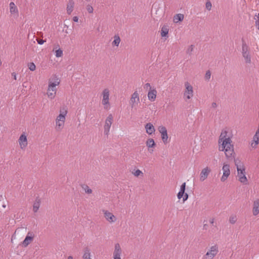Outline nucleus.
I'll use <instances>...</instances> for the list:
<instances>
[{
    "instance_id": "obj_4",
    "label": "nucleus",
    "mask_w": 259,
    "mask_h": 259,
    "mask_svg": "<svg viewBox=\"0 0 259 259\" xmlns=\"http://www.w3.org/2000/svg\"><path fill=\"white\" fill-rule=\"evenodd\" d=\"M109 90L108 89H104L101 94L102 97V104L103 105L104 109L108 110L110 108L109 102Z\"/></svg>"
},
{
    "instance_id": "obj_43",
    "label": "nucleus",
    "mask_w": 259,
    "mask_h": 259,
    "mask_svg": "<svg viewBox=\"0 0 259 259\" xmlns=\"http://www.w3.org/2000/svg\"><path fill=\"white\" fill-rule=\"evenodd\" d=\"M256 17V18H255L256 19L255 21V25L256 27H257V28L259 29V13L257 15L255 16Z\"/></svg>"
},
{
    "instance_id": "obj_9",
    "label": "nucleus",
    "mask_w": 259,
    "mask_h": 259,
    "mask_svg": "<svg viewBox=\"0 0 259 259\" xmlns=\"http://www.w3.org/2000/svg\"><path fill=\"white\" fill-rule=\"evenodd\" d=\"M102 211L106 220L109 223H113L116 221V217L112 212L105 209H102Z\"/></svg>"
},
{
    "instance_id": "obj_11",
    "label": "nucleus",
    "mask_w": 259,
    "mask_h": 259,
    "mask_svg": "<svg viewBox=\"0 0 259 259\" xmlns=\"http://www.w3.org/2000/svg\"><path fill=\"white\" fill-rule=\"evenodd\" d=\"M158 131L161 134V139L164 144L167 143L168 135L167 130L165 126H160L158 128Z\"/></svg>"
},
{
    "instance_id": "obj_1",
    "label": "nucleus",
    "mask_w": 259,
    "mask_h": 259,
    "mask_svg": "<svg viewBox=\"0 0 259 259\" xmlns=\"http://www.w3.org/2000/svg\"><path fill=\"white\" fill-rule=\"evenodd\" d=\"M226 131H222L219 139V150L225 151L227 158H230L234 156V146L232 144V141L230 137L227 135Z\"/></svg>"
},
{
    "instance_id": "obj_22",
    "label": "nucleus",
    "mask_w": 259,
    "mask_h": 259,
    "mask_svg": "<svg viewBox=\"0 0 259 259\" xmlns=\"http://www.w3.org/2000/svg\"><path fill=\"white\" fill-rule=\"evenodd\" d=\"M10 12L11 14H18V10L14 2H11L9 4Z\"/></svg>"
},
{
    "instance_id": "obj_48",
    "label": "nucleus",
    "mask_w": 259,
    "mask_h": 259,
    "mask_svg": "<svg viewBox=\"0 0 259 259\" xmlns=\"http://www.w3.org/2000/svg\"><path fill=\"white\" fill-rule=\"evenodd\" d=\"M73 21L77 22L78 21V18L77 16H74L73 17Z\"/></svg>"
},
{
    "instance_id": "obj_7",
    "label": "nucleus",
    "mask_w": 259,
    "mask_h": 259,
    "mask_svg": "<svg viewBox=\"0 0 259 259\" xmlns=\"http://www.w3.org/2000/svg\"><path fill=\"white\" fill-rule=\"evenodd\" d=\"M185 90L184 93V98L185 101L189 100L193 96V90L192 86L188 82L185 83Z\"/></svg>"
},
{
    "instance_id": "obj_53",
    "label": "nucleus",
    "mask_w": 259,
    "mask_h": 259,
    "mask_svg": "<svg viewBox=\"0 0 259 259\" xmlns=\"http://www.w3.org/2000/svg\"><path fill=\"white\" fill-rule=\"evenodd\" d=\"M6 205H3V207H4V208H5V207H6Z\"/></svg>"
},
{
    "instance_id": "obj_38",
    "label": "nucleus",
    "mask_w": 259,
    "mask_h": 259,
    "mask_svg": "<svg viewBox=\"0 0 259 259\" xmlns=\"http://www.w3.org/2000/svg\"><path fill=\"white\" fill-rule=\"evenodd\" d=\"M210 77H211V72H210V70H207L206 72V73H205V79L206 80H208L210 79Z\"/></svg>"
},
{
    "instance_id": "obj_32",
    "label": "nucleus",
    "mask_w": 259,
    "mask_h": 259,
    "mask_svg": "<svg viewBox=\"0 0 259 259\" xmlns=\"http://www.w3.org/2000/svg\"><path fill=\"white\" fill-rule=\"evenodd\" d=\"M194 48V46L193 45H190L189 48L187 49L186 53L187 54L191 55L192 52L193 51Z\"/></svg>"
},
{
    "instance_id": "obj_52",
    "label": "nucleus",
    "mask_w": 259,
    "mask_h": 259,
    "mask_svg": "<svg viewBox=\"0 0 259 259\" xmlns=\"http://www.w3.org/2000/svg\"><path fill=\"white\" fill-rule=\"evenodd\" d=\"M67 259H73V257L72 256H69L67 258Z\"/></svg>"
},
{
    "instance_id": "obj_31",
    "label": "nucleus",
    "mask_w": 259,
    "mask_h": 259,
    "mask_svg": "<svg viewBox=\"0 0 259 259\" xmlns=\"http://www.w3.org/2000/svg\"><path fill=\"white\" fill-rule=\"evenodd\" d=\"M82 188L86 193L91 194L92 193V190L90 189L88 186L83 185V186H82Z\"/></svg>"
},
{
    "instance_id": "obj_34",
    "label": "nucleus",
    "mask_w": 259,
    "mask_h": 259,
    "mask_svg": "<svg viewBox=\"0 0 259 259\" xmlns=\"http://www.w3.org/2000/svg\"><path fill=\"white\" fill-rule=\"evenodd\" d=\"M242 54L243 53L247 52L248 51V46L245 42H243L242 44Z\"/></svg>"
},
{
    "instance_id": "obj_49",
    "label": "nucleus",
    "mask_w": 259,
    "mask_h": 259,
    "mask_svg": "<svg viewBox=\"0 0 259 259\" xmlns=\"http://www.w3.org/2000/svg\"><path fill=\"white\" fill-rule=\"evenodd\" d=\"M217 107V104L216 103H212L211 104V107L213 108H215Z\"/></svg>"
},
{
    "instance_id": "obj_36",
    "label": "nucleus",
    "mask_w": 259,
    "mask_h": 259,
    "mask_svg": "<svg viewBox=\"0 0 259 259\" xmlns=\"http://www.w3.org/2000/svg\"><path fill=\"white\" fill-rule=\"evenodd\" d=\"M86 9L89 13H93L94 9L91 5L88 4V5H87Z\"/></svg>"
},
{
    "instance_id": "obj_26",
    "label": "nucleus",
    "mask_w": 259,
    "mask_h": 259,
    "mask_svg": "<svg viewBox=\"0 0 259 259\" xmlns=\"http://www.w3.org/2000/svg\"><path fill=\"white\" fill-rule=\"evenodd\" d=\"M68 113V110L66 106H62L60 108L59 110V115H63L65 117H66L67 114Z\"/></svg>"
},
{
    "instance_id": "obj_27",
    "label": "nucleus",
    "mask_w": 259,
    "mask_h": 259,
    "mask_svg": "<svg viewBox=\"0 0 259 259\" xmlns=\"http://www.w3.org/2000/svg\"><path fill=\"white\" fill-rule=\"evenodd\" d=\"M184 19V15L182 14H178L176 15L174 17V21L175 23H178L179 21H181Z\"/></svg>"
},
{
    "instance_id": "obj_40",
    "label": "nucleus",
    "mask_w": 259,
    "mask_h": 259,
    "mask_svg": "<svg viewBox=\"0 0 259 259\" xmlns=\"http://www.w3.org/2000/svg\"><path fill=\"white\" fill-rule=\"evenodd\" d=\"M144 89L146 90H152V88L151 87V85L149 83H146L144 85Z\"/></svg>"
},
{
    "instance_id": "obj_39",
    "label": "nucleus",
    "mask_w": 259,
    "mask_h": 259,
    "mask_svg": "<svg viewBox=\"0 0 259 259\" xmlns=\"http://www.w3.org/2000/svg\"><path fill=\"white\" fill-rule=\"evenodd\" d=\"M66 117H65L63 115H58L56 119L58 120H60V121H65Z\"/></svg>"
},
{
    "instance_id": "obj_37",
    "label": "nucleus",
    "mask_w": 259,
    "mask_h": 259,
    "mask_svg": "<svg viewBox=\"0 0 259 259\" xmlns=\"http://www.w3.org/2000/svg\"><path fill=\"white\" fill-rule=\"evenodd\" d=\"M133 174L135 177H139L140 175H143V173L140 169L136 170L134 172H133Z\"/></svg>"
},
{
    "instance_id": "obj_10",
    "label": "nucleus",
    "mask_w": 259,
    "mask_h": 259,
    "mask_svg": "<svg viewBox=\"0 0 259 259\" xmlns=\"http://www.w3.org/2000/svg\"><path fill=\"white\" fill-rule=\"evenodd\" d=\"M122 249L119 243H117L114 245V249L113 252V259H121Z\"/></svg>"
},
{
    "instance_id": "obj_15",
    "label": "nucleus",
    "mask_w": 259,
    "mask_h": 259,
    "mask_svg": "<svg viewBox=\"0 0 259 259\" xmlns=\"http://www.w3.org/2000/svg\"><path fill=\"white\" fill-rule=\"evenodd\" d=\"M19 143L22 149H25L27 146V139L24 134H22L19 139Z\"/></svg>"
},
{
    "instance_id": "obj_24",
    "label": "nucleus",
    "mask_w": 259,
    "mask_h": 259,
    "mask_svg": "<svg viewBox=\"0 0 259 259\" xmlns=\"http://www.w3.org/2000/svg\"><path fill=\"white\" fill-rule=\"evenodd\" d=\"M253 140L254 143H252L251 145L252 147H255L259 143V127L253 137Z\"/></svg>"
},
{
    "instance_id": "obj_29",
    "label": "nucleus",
    "mask_w": 259,
    "mask_h": 259,
    "mask_svg": "<svg viewBox=\"0 0 259 259\" xmlns=\"http://www.w3.org/2000/svg\"><path fill=\"white\" fill-rule=\"evenodd\" d=\"M168 33V29L166 27L163 26L161 30V35L162 37L167 36Z\"/></svg>"
},
{
    "instance_id": "obj_23",
    "label": "nucleus",
    "mask_w": 259,
    "mask_h": 259,
    "mask_svg": "<svg viewBox=\"0 0 259 259\" xmlns=\"http://www.w3.org/2000/svg\"><path fill=\"white\" fill-rule=\"evenodd\" d=\"M40 202H41V201H40V198H39L38 197H37L33 203V211L34 212H36L38 211V210L40 207Z\"/></svg>"
},
{
    "instance_id": "obj_14",
    "label": "nucleus",
    "mask_w": 259,
    "mask_h": 259,
    "mask_svg": "<svg viewBox=\"0 0 259 259\" xmlns=\"http://www.w3.org/2000/svg\"><path fill=\"white\" fill-rule=\"evenodd\" d=\"M34 238V235L32 232H29L27 233V236H26L25 239L22 243V244L23 246L26 247L33 240Z\"/></svg>"
},
{
    "instance_id": "obj_16",
    "label": "nucleus",
    "mask_w": 259,
    "mask_h": 259,
    "mask_svg": "<svg viewBox=\"0 0 259 259\" xmlns=\"http://www.w3.org/2000/svg\"><path fill=\"white\" fill-rule=\"evenodd\" d=\"M157 93L155 88H152V90H149L147 94L148 100L151 102L154 101L156 98Z\"/></svg>"
},
{
    "instance_id": "obj_19",
    "label": "nucleus",
    "mask_w": 259,
    "mask_h": 259,
    "mask_svg": "<svg viewBox=\"0 0 259 259\" xmlns=\"http://www.w3.org/2000/svg\"><path fill=\"white\" fill-rule=\"evenodd\" d=\"M145 128L146 129V133L148 135H152L155 131V129L154 128V126H153V125L151 123H150V122L149 123H147L145 125Z\"/></svg>"
},
{
    "instance_id": "obj_45",
    "label": "nucleus",
    "mask_w": 259,
    "mask_h": 259,
    "mask_svg": "<svg viewBox=\"0 0 259 259\" xmlns=\"http://www.w3.org/2000/svg\"><path fill=\"white\" fill-rule=\"evenodd\" d=\"M186 188V183H184L181 186L180 191L185 192Z\"/></svg>"
},
{
    "instance_id": "obj_6",
    "label": "nucleus",
    "mask_w": 259,
    "mask_h": 259,
    "mask_svg": "<svg viewBox=\"0 0 259 259\" xmlns=\"http://www.w3.org/2000/svg\"><path fill=\"white\" fill-rule=\"evenodd\" d=\"M113 121V116L112 114H109L105 119L104 125V133L107 136L109 134L110 129Z\"/></svg>"
},
{
    "instance_id": "obj_25",
    "label": "nucleus",
    "mask_w": 259,
    "mask_h": 259,
    "mask_svg": "<svg viewBox=\"0 0 259 259\" xmlns=\"http://www.w3.org/2000/svg\"><path fill=\"white\" fill-rule=\"evenodd\" d=\"M65 122L60 121L56 119V129L58 131H61L64 127Z\"/></svg>"
},
{
    "instance_id": "obj_28",
    "label": "nucleus",
    "mask_w": 259,
    "mask_h": 259,
    "mask_svg": "<svg viewBox=\"0 0 259 259\" xmlns=\"http://www.w3.org/2000/svg\"><path fill=\"white\" fill-rule=\"evenodd\" d=\"M114 40L112 42V45L118 47L120 42V38L118 35H115L114 37Z\"/></svg>"
},
{
    "instance_id": "obj_47",
    "label": "nucleus",
    "mask_w": 259,
    "mask_h": 259,
    "mask_svg": "<svg viewBox=\"0 0 259 259\" xmlns=\"http://www.w3.org/2000/svg\"><path fill=\"white\" fill-rule=\"evenodd\" d=\"M44 42H45V40H43V39H38L37 40V42L40 44V45H42Z\"/></svg>"
},
{
    "instance_id": "obj_13",
    "label": "nucleus",
    "mask_w": 259,
    "mask_h": 259,
    "mask_svg": "<svg viewBox=\"0 0 259 259\" xmlns=\"http://www.w3.org/2000/svg\"><path fill=\"white\" fill-rule=\"evenodd\" d=\"M210 171L211 170L208 167H206L202 169L200 174V181L203 182L206 180Z\"/></svg>"
},
{
    "instance_id": "obj_5",
    "label": "nucleus",
    "mask_w": 259,
    "mask_h": 259,
    "mask_svg": "<svg viewBox=\"0 0 259 259\" xmlns=\"http://www.w3.org/2000/svg\"><path fill=\"white\" fill-rule=\"evenodd\" d=\"M140 97L139 94L136 91H135L131 95L129 101V104L132 109H137V107L140 103Z\"/></svg>"
},
{
    "instance_id": "obj_50",
    "label": "nucleus",
    "mask_w": 259,
    "mask_h": 259,
    "mask_svg": "<svg viewBox=\"0 0 259 259\" xmlns=\"http://www.w3.org/2000/svg\"><path fill=\"white\" fill-rule=\"evenodd\" d=\"M214 219L213 218H212L210 220H209V222L211 224L213 225V223H214Z\"/></svg>"
},
{
    "instance_id": "obj_41",
    "label": "nucleus",
    "mask_w": 259,
    "mask_h": 259,
    "mask_svg": "<svg viewBox=\"0 0 259 259\" xmlns=\"http://www.w3.org/2000/svg\"><path fill=\"white\" fill-rule=\"evenodd\" d=\"M205 6H206V8L208 10H210L211 7H212L211 3H210V2H209V1L207 2L206 3Z\"/></svg>"
},
{
    "instance_id": "obj_51",
    "label": "nucleus",
    "mask_w": 259,
    "mask_h": 259,
    "mask_svg": "<svg viewBox=\"0 0 259 259\" xmlns=\"http://www.w3.org/2000/svg\"><path fill=\"white\" fill-rule=\"evenodd\" d=\"M12 75L13 76L14 79L16 80L17 79L16 74L15 73H12Z\"/></svg>"
},
{
    "instance_id": "obj_2",
    "label": "nucleus",
    "mask_w": 259,
    "mask_h": 259,
    "mask_svg": "<svg viewBox=\"0 0 259 259\" xmlns=\"http://www.w3.org/2000/svg\"><path fill=\"white\" fill-rule=\"evenodd\" d=\"M60 83V80L56 76H54L49 81L48 88L47 89V95L50 99H53L56 95V86Z\"/></svg>"
},
{
    "instance_id": "obj_3",
    "label": "nucleus",
    "mask_w": 259,
    "mask_h": 259,
    "mask_svg": "<svg viewBox=\"0 0 259 259\" xmlns=\"http://www.w3.org/2000/svg\"><path fill=\"white\" fill-rule=\"evenodd\" d=\"M235 164L237 167L238 180L243 184H247V179L245 176V168L244 166L238 159L235 160Z\"/></svg>"
},
{
    "instance_id": "obj_46",
    "label": "nucleus",
    "mask_w": 259,
    "mask_h": 259,
    "mask_svg": "<svg viewBox=\"0 0 259 259\" xmlns=\"http://www.w3.org/2000/svg\"><path fill=\"white\" fill-rule=\"evenodd\" d=\"M188 198V195L187 193H184V194L183 195V202H185V201H186Z\"/></svg>"
},
{
    "instance_id": "obj_35",
    "label": "nucleus",
    "mask_w": 259,
    "mask_h": 259,
    "mask_svg": "<svg viewBox=\"0 0 259 259\" xmlns=\"http://www.w3.org/2000/svg\"><path fill=\"white\" fill-rule=\"evenodd\" d=\"M28 66L29 69L32 71H34L36 69L35 65L33 62L29 63L28 64Z\"/></svg>"
},
{
    "instance_id": "obj_33",
    "label": "nucleus",
    "mask_w": 259,
    "mask_h": 259,
    "mask_svg": "<svg viewBox=\"0 0 259 259\" xmlns=\"http://www.w3.org/2000/svg\"><path fill=\"white\" fill-rule=\"evenodd\" d=\"M55 53V55L56 57H61L63 55V51L60 49H59L58 50H56Z\"/></svg>"
},
{
    "instance_id": "obj_12",
    "label": "nucleus",
    "mask_w": 259,
    "mask_h": 259,
    "mask_svg": "<svg viewBox=\"0 0 259 259\" xmlns=\"http://www.w3.org/2000/svg\"><path fill=\"white\" fill-rule=\"evenodd\" d=\"M222 170L223 174L221 180L222 182H225L230 175V165L229 164H224Z\"/></svg>"
},
{
    "instance_id": "obj_54",
    "label": "nucleus",
    "mask_w": 259,
    "mask_h": 259,
    "mask_svg": "<svg viewBox=\"0 0 259 259\" xmlns=\"http://www.w3.org/2000/svg\"><path fill=\"white\" fill-rule=\"evenodd\" d=\"M87 1H89V0H86Z\"/></svg>"
},
{
    "instance_id": "obj_30",
    "label": "nucleus",
    "mask_w": 259,
    "mask_h": 259,
    "mask_svg": "<svg viewBox=\"0 0 259 259\" xmlns=\"http://www.w3.org/2000/svg\"><path fill=\"white\" fill-rule=\"evenodd\" d=\"M242 55H243V57L244 58V59L246 61V62H247V63L250 62V61H251L249 53L248 51L247 52L243 53L242 54Z\"/></svg>"
},
{
    "instance_id": "obj_17",
    "label": "nucleus",
    "mask_w": 259,
    "mask_h": 259,
    "mask_svg": "<svg viewBox=\"0 0 259 259\" xmlns=\"http://www.w3.org/2000/svg\"><path fill=\"white\" fill-rule=\"evenodd\" d=\"M146 146L148 148V151L150 153H152L153 150L151 148H154L156 146V144L153 139H148L146 142Z\"/></svg>"
},
{
    "instance_id": "obj_42",
    "label": "nucleus",
    "mask_w": 259,
    "mask_h": 259,
    "mask_svg": "<svg viewBox=\"0 0 259 259\" xmlns=\"http://www.w3.org/2000/svg\"><path fill=\"white\" fill-rule=\"evenodd\" d=\"M229 222L231 224H234L236 222V217H234V216L231 217L229 219Z\"/></svg>"
},
{
    "instance_id": "obj_21",
    "label": "nucleus",
    "mask_w": 259,
    "mask_h": 259,
    "mask_svg": "<svg viewBox=\"0 0 259 259\" xmlns=\"http://www.w3.org/2000/svg\"><path fill=\"white\" fill-rule=\"evenodd\" d=\"M252 213L255 216L259 213V199L255 200L253 202Z\"/></svg>"
},
{
    "instance_id": "obj_8",
    "label": "nucleus",
    "mask_w": 259,
    "mask_h": 259,
    "mask_svg": "<svg viewBox=\"0 0 259 259\" xmlns=\"http://www.w3.org/2000/svg\"><path fill=\"white\" fill-rule=\"evenodd\" d=\"M219 252L217 245L212 246L203 256V259H213Z\"/></svg>"
},
{
    "instance_id": "obj_20",
    "label": "nucleus",
    "mask_w": 259,
    "mask_h": 259,
    "mask_svg": "<svg viewBox=\"0 0 259 259\" xmlns=\"http://www.w3.org/2000/svg\"><path fill=\"white\" fill-rule=\"evenodd\" d=\"M74 6V2L73 0H69L68 3L67 4L66 11L67 13L69 15L71 14V13L73 11V8Z\"/></svg>"
},
{
    "instance_id": "obj_18",
    "label": "nucleus",
    "mask_w": 259,
    "mask_h": 259,
    "mask_svg": "<svg viewBox=\"0 0 259 259\" xmlns=\"http://www.w3.org/2000/svg\"><path fill=\"white\" fill-rule=\"evenodd\" d=\"M91 249L89 247H85L83 249L82 259H92Z\"/></svg>"
},
{
    "instance_id": "obj_44",
    "label": "nucleus",
    "mask_w": 259,
    "mask_h": 259,
    "mask_svg": "<svg viewBox=\"0 0 259 259\" xmlns=\"http://www.w3.org/2000/svg\"><path fill=\"white\" fill-rule=\"evenodd\" d=\"M184 192H184V191H181L180 190V191L179 192V193H178V195H177L178 198L179 199L183 197V195L184 194Z\"/></svg>"
}]
</instances>
